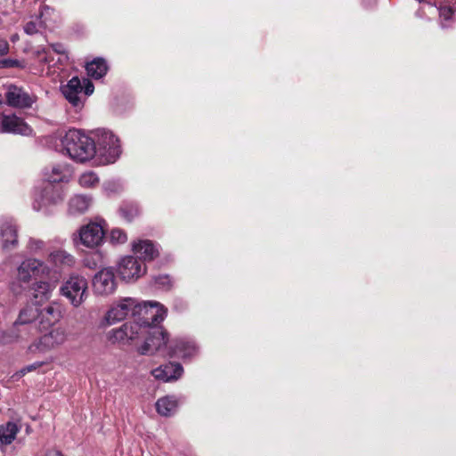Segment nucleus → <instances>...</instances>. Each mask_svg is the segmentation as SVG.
I'll return each mask as SVG.
<instances>
[{"label": "nucleus", "instance_id": "nucleus-36", "mask_svg": "<svg viewBox=\"0 0 456 456\" xmlns=\"http://www.w3.org/2000/svg\"><path fill=\"white\" fill-rule=\"evenodd\" d=\"M120 212L122 216L127 221H131L135 216L138 215V209L134 207L122 208Z\"/></svg>", "mask_w": 456, "mask_h": 456}, {"label": "nucleus", "instance_id": "nucleus-28", "mask_svg": "<svg viewBox=\"0 0 456 456\" xmlns=\"http://www.w3.org/2000/svg\"><path fill=\"white\" fill-rule=\"evenodd\" d=\"M177 408V401L174 396H165L159 398L156 403V410L159 414L168 417L171 416Z\"/></svg>", "mask_w": 456, "mask_h": 456}, {"label": "nucleus", "instance_id": "nucleus-7", "mask_svg": "<svg viewBox=\"0 0 456 456\" xmlns=\"http://www.w3.org/2000/svg\"><path fill=\"white\" fill-rule=\"evenodd\" d=\"M144 334L145 331L134 318L133 322H126L119 328L110 330L107 338L112 344L128 345Z\"/></svg>", "mask_w": 456, "mask_h": 456}, {"label": "nucleus", "instance_id": "nucleus-3", "mask_svg": "<svg viewBox=\"0 0 456 456\" xmlns=\"http://www.w3.org/2000/svg\"><path fill=\"white\" fill-rule=\"evenodd\" d=\"M96 160L101 165L114 163L120 155V145L115 134L105 129H97L94 133Z\"/></svg>", "mask_w": 456, "mask_h": 456}, {"label": "nucleus", "instance_id": "nucleus-37", "mask_svg": "<svg viewBox=\"0 0 456 456\" xmlns=\"http://www.w3.org/2000/svg\"><path fill=\"white\" fill-rule=\"evenodd\" d=\"M9 51H10L9 43L4 39H1L0 40V55L1 56L6 55L9 53Z\"/></svg>", "mask_w": 456, "mask_h": 456}, {"label": "nucleus", "instance_id": "nucleus-21", "mask_svg": "<svg viewBox=\"0 0 456 456\" xmlns=\"http://www.w3.org/2000/svg\"><path fill=\"white\" fill-rule=\"evenodd\" d=\"M41 323L52 325L57 322L61 317V305L57 303H51L43 309L39 310Z\"/></svg>", "mask_w": 456, "mask_h": 456}, {"label": "nucleus", "instance_id": "nucleus-26", "mask_svg": "<svg viewBox=\"0 0 456 456\" xmlns=\"http://www.w3.org/2000/svg\"><path fill=\"white\" fill-rule=\"evenodd\" d=\"M37 317H39V308L36 304L28 305L20 312L18 320L15 322L21 328H25V330L28 331L27 325L31 323Z\"/></svg>", "mask_w": 456, "mask_h": 456}, {"label": "nucleus", "instance_id": "nucleus-27", "mask_svg": "<svg viewBox=\"0 0 456 456\" xmlns=\"http://www.w3.org/2000/svg\"><path fill=\"white\" fill-rule=\"evenodd\" d=\"M133 250L144 260H152L158 256V249L150 240H140L133 245Z\"/></svg>", "mask_w": 456, "mask_h": 456}, {"label": "nucleus", "instance_id": "nucleus-11", "mask_svg": "<svg viewBox=\"0 0 456 456\" xmlns=\"http://www.w3.org/2000/svg\"><path fill=\"white\" fill-rule=\"evenodd\" d=\"M67 330L62 326L53 328L48 333L42 336L37 342L33 343L29 347V351L35 353L37 351H47L62 345L67 340Z\"/></svg>", "mask_w": 456, "mask_h": 456}, {"label": "nucleus", "instance_id": "nucleus-33", "mask_svg": "<svg viewBox=\"0 0 456 456\" xmlns=\"http://www.w3.org/2000/svg\"><path fill=\"white\" fill-rule=\"evenodd\" d=\"M26 67V63L24 61L16 60V59H4L0 61V69H9V68H19L24 69Z\"/></svg>", "mask_w": 456, "mask_h": 456}, {"label": "nucleus", "instance_id": "nucleus-4", "mask_svg": "<svg viewBox=\"0 0 456 456\" xmlns=\"http://www.w3.org/2000/svg\"><path fill=\"white\" fill-rule=\"evenodd\" d=\"M167 315V309L158 302H139L136 300L134 318L146 332L151 328H159L158 324L161 322Z\"/></svg>", "mask_w": 456, "mask_h": 456}, {"label": "nucleus", "instance_id": "nucleus-39", "mask_svg": "<svg viewBox=\"0 0 456 456\" xmlns=\"http://www.w3.org/2000/svg\"><path fill=\"white\" fill-rule=\"evenodd\" d=\"M30 246H31V248L37 250V249L43 248L44 246H45V243L42 240H34L30 241Z\"/></svg>", "mask_w": 456, "mask_h": 456}, {"label": "nucleus", "instance_id": "nucleus-20", "mask_svg": "<svg viewBox=\"0 0 456 456\" xmlns=\"http://www.w3.org/2000/svg\"><path fill=\"white\" fill-rule=\"evenodd\" d=\"M53 10L47 6L43 5L39 11V15L36 17V20H30L24 26V31L28 35H34L40 31V29L46 26V21L50 18Z\"/></svg>", "mask_w": 456, "mask_h": 456}, {"label": "nucleus", "instance_id": "nucleus-43", "mask_svg": "<svg viewBox=\"0 0 456 456\" xmlns=\"http://www.w3.org/2000/svg\"><path fill=\"white\" fill-rule=\"evenodd\" d=\"M12 289L14 293H20V289L17 287L16 283L13 282L12 285Z\"/></svg>", "mask_w": 456, "mask_h": 456}, {"label": "nucleus", "instance_id": "nucleus-1", "mask_svg": "<svg viewBox=\"0 0 456 456\" xmlns=\"http://www.w3.org/2000/svg\"><path fill=\"white\" fill-rule=\"evenodd\" d=\"M70 175L71 169L67 164H56L50 169H45L44 176L49 183L36 196L33 208L37 211H40L51 204H56L61 201L63 195L53 183L66 182Z\"/></svg>", "mask_w": 456, "mask_h": 456}, {"label": "nucleus", "instance_id": "nucleus-2", "mask_svg": "<svg viewBox=\"0 0 456 456\" xmlns=\"http://www.w3.org/2000/svg\"><path fill=\"white\" fill-rule=\"evenodd\" d=\"M62 145L68 155L78 162H86L95 155L94 139L79 130H69L62 139Z\"/></svg>", "mask_w": 456, "mask_h": 456}, {"label": "nucleus", "instance_id": "nucleus-17", "mask_svg": "<svg viewBox=\"0 0 456 456\" xmlns=\"http://www.w3.org/2000/svg\"><path fill=\"white\" fill-rule=\"evenodd\" d=\"M17 230L9 220H0V244L4 250H9L17 245Z\"/></svg>", "mask_w": 456, "mask_h": 456}, {"label": "nucleus", "instance_id": "nucleus-9", "mask_svg": "<svg viewBox=\"0 0 456 456\" xmlns=\"http://www.w3.org/2000/svg\"><path fill=\"white\" fill-rule=\"evenodd\" d=\"M94 292L101 296L113 294L118 287L115 271L112 267H104L99 270L93 278Z\"/></svg>", "mask_w": 456, "mask_h": 456}, {"label": "nucleus", "instance_id": "nucleus-5", "mask_svg": "<svg viewBox=\"0 0 456 456\" xmlns=\"http://www.w3.org/2000/svg\"><path fill=\"white\" fill-rule=\"evenodd\" d=\"M60 291L74 307H78L88 297V283L82 275H71L61 286Z\"/></svg>", "mask_w": 456, "mask_h": 456}, {"label": "nucleus", "instance_id": "nucleus-13", "mask_svg": "<svg viewBox=\"0 0 456 456\" xmlns=\"http://www.w3.org/2000/svg\"><path fill=\"white\" fill-rule=\"evenodd\" d=\"M105 231L98 223H89L81 227L77 238L82 245L94 248L101 245L104 239Z\"/></svg>", "mask_w": 456, "mask_h": 456}, {"label": "nucleus", "instance_id": "nucleus-35", "mask_svg": "<svg viewBox=\"0 0 456 456\" xmlns=\"http://www.w3.org/2000/svg\"><path fill=\"white\" fill-rule=\"evenodd\" d=\"M155 284L159 289H167L171 287V279L168 275H162L155 278Z\"/></svg>", "mask_w": 456, "mask_h": 456}, {"label": "nucleus", "instance_id": "nucleus-38", "mask_svg": "<svg viewBox=\"0 0 456 456\" xmlns=\"http://www.w3.org/2000/svg\"><path fill=\"white\" fill-rule=\"evenodd\" d=\"M37 367V364L28 365V366L24 367L23 369H21L18 373H16V375L19 377H21V376L25 375L26 373L36 370Z\"/></svg>", "mask_w": 456, "mask_h": 456}, {"label": "nucleus", "instance_id": "nucleus-29", "mask_svg": "<svg viewBox=\"0 0 456 456\" xmlns=\"http://www.w3.org/2000/svg\"><path fill=\"white\" fill-rule=\"evenodd\" d=\"M86 69L89 77L100 79L107 73L108 66L103 59L96 58L87 63Z\"/></svg>", "mask_w": 456, "mask_h": 456}, {"label": "nucleus", "instance_id": "nucleus-19", "mask_svg": "<svg viewBox=\"0 0 456 456\" xmlns=\"http://www.w3.org/2000/svg\"><path fill=\"white\" fill-rule=\"evenodd\" d=\"M196 352L195 345L191 341L183 339L171 340L169 344V355L188 358L192 356Z\"/></svg>", "mask_w": 456, "mask_h": 456}, {"label": "nucleus", "instance_id": "nucleus-30", "mask_svg": "<svg viewBox=\"0 0 456 456\" xmlns=\"http://www.w3.org/2000/svg\"><path fill=\"white\" fill-rule=\"evenodd\" d=\"M52 294V286L46 281H38L33 287V298L35 304H39L50 298Z\"/></svg>", "mask_w": 456, "mask_h": 456}, {"label": "nucleus", "instance_id": "nucleus-18", "mask_svg": "<svg viewBox=\"0 0 456 456\" xmlns=\"http://www.w3.org/2000/svg\"><path fill=\"white\" fill-rule=\"evenodd\" d=\"M64 97L74 106L81 107L82 102L79 94L82 92V85L77 77H72L65 86H61Z\"/></svg>", "mask_w": 456, "mask_h": 456}, {"label": "nucleus", "instance_id": "nucleus-40", "mask_svg": "<svg viewBox=\"0 0 456 456\" xmlns=\"http://www.w3.org/2000/svg\"><path fill=\"white\" fill-rule=\"evenodd\" d=\"M94 85L90 81H86V84L85 85V94L86 95H90L94 93Z\"/></svg>", "mask_w": 456, "mask_h": 456}, {"label": "nucleus", "instance_id": "nucleus-41", "mask_svg": "<svg viewBox=\"0 0 456 456\" xmlns=\"http://www.w3.org/2000/svg\"><path fill=\"white\" fill-rule=\"evenodd\" d=\"M52 47H53V51L56 53H64V48L61 45H53Z\"/></svg>", "mask_w": 456, "mask_h": 456}, {"label": "nucleus", "instance_id": "nucleus-14", "mask_svg": "<svg viewBox=\"0 0 456 456\" xmlns=\"http://www.w3.org/2000/svg\"><path fill=\"white\" fill-rule=\"evenodd\" d=\"M31 132L32 129L20 118L5 114L0 116V133L29 135Z\"/></svg>", "mask_w": 456, "mask_h": 456}, {"label": "nucleus", "instance_id": "nucleus-24", "mask_svg": "<svg viewBox=\"0 0 456 456\" xmlns=\"http://www.w3.org/2000/svg\"><path fill=\"white\" fill-rule=\"evenodd\" d=\"M28 331L25 328H21L16 322L13 326L7 330L0 331V343L6 345L18 341L20 338H25Z\"/></svg>", "mask_w": 456, "mask_h": 456}, {"label": "nucleus", "instance_id": "nucleus-23", "mask_svg": "<svg viewBox=\"0 0 456 456\" xmlns=\"http://www.w3.org/2000/svg\"><path fill=\"white\" fill-rule=\"evenodd\" d=\"M48 261L60 268L72 267L75 264L74 256L61 249L50 253Z\"/></svg>", "mask_w": 456, "mask_h": 456}, {"label": "nucleus", "instance_id": "nucleus-6", "mask_svg": "<svg viewBox=\"0 0 456 456\" xmlns=\"http://www.w3.org/2000/svg\"><path fill=\"white\" fill-rule=\"evenodd\" d=\"M146 338L142 345L137 348V352L142 355H152L156 353L167 352L169 355V344L167 332L163 328H151L146 331Z\"/></svg>", "mask_w": 456, "mask_h": 456}, {"label": "nucleus", "instance_id": "nucleus-10", "mask_svg": "<svg viewBox=\"0 0 456 456\" xmlns=\"http://www.w3.org/2000/svg\"><path fill=\"white\" fill-rule=\"evenodd\" d=\"M49 273L50 269L44 262L28 258L17 269V280L20 282L28 283L31 279L46 276Z\"/></svg>", "mask_w": 456, "mask_h": 456}, {"label": "nucleus", "instance_id": "nucleus-32", "mask_svg": "<svg viewBox=\"0 0 456 456\" xmlns=\"http://www.w3.org/2000/svg\"><path fill=\"white\" fill-rule=\"evenodd\" d=\"M439 15L442 20L443 27H449L450 20L453 17V11L451 7L448 6H441L439 8Z\"/></svg>", "mask_w": 456, "mask_h": 456}, {"label": "nucleus", "instance_id": "nucleus-12", "mask_svg": "<svg viewBox=\"0 0 456 456\" xmlns=\"http://www.w3.org/2000/svg\"><path fill=\"white\" fill-rule=\"evenodd\" d=\"M118 273L123 281H132L139 279L146 273V266L142 260L128 256L119 261Z\"/></svg>", "mask_w": 456, "mask_h": 456}, {"label": "nucleus", "instance_id": "nucleus-16", "mask_svg": "<svg viewBox=\"0 0 456 456\" xmlns=\"http://www.w3.org/2000/svg\"><path fill=\"white\" fill-rule=\"evenodd\" d=\"M183 369L180 363L169 362L151 370L152 376L163 382L178 379L183 374Z\"/></svg>", "mask_w": 456, "mask_h": 456}, {"label": "nucleus", "instance_id": "nucleus-34", "mask_svg": "<svg viewBox=\"0 0 456 456\" xmlns=\"http://www.w3.org/2000/svg\"><path fill=\"white\" fill-rule=\"evenodd\" d=\"M110 240L112 243L123 244L127 240V236L121 229H112L110 232Z\"/></svg>", "mask_w": 456, "mask_h": 456}, {"label": "nucleus", "instance_id": "nucleus-25", "mask_svg": "<svg viewBox=\"0 0 456 456\" xmlns=\"http://www.w3.org/2000/svg\"><path fill=\"white\" fill-rule=\"evenodd\" d=\"M20 427L15 422L8 421L0 425V443L2 445L11 444L20 432Z\"/></svg>", "mask_w": 456, "mask_h": 456}, {"label": "nucleus", "instance_id": "nucleus-42", "mask_svg": "<svg viewBox=\"0 0 456 456\" xmlns=\"http://www.w3.org/2000/svg\"><path fill=\"white\" fill-rule=\"evenodd\" d=\"M46 456H64L60 451L52 450L46 453Z\"/></svg>", "mask_w": 456, "mask_h": 456}, {"label": "nucleus", "instance_id": "nucleus-31", "mask_svg": "<svg viewBox=\"0 0 456 456\" xmlns=\"http://www.w3.org/2000/svg\"><path fill=\"white\" fill-rule=\"evenodd\" d=\"M78 182L82 187L91 188L99 183V177L94 172L88 171L80 175Z\"/></svg>", "mask_w": 456, "mask_h": 456}, {"label": "nucleus", "instance_id": "nucleus-8", "mask_svg": "<svg viewBox=\"0 0 456 456\" xmlns=\"http://www.w3.org/2000/svg\"><path fill=\"white\" fill-rule=\"evenodd\" d=\"M136 299L133 297H124L114 303L106 313L102 325L110 326L118 322L124 320L128 314L134 317Z\"/></svg>", "mask_w": 456, "mask_h": 456}, {"label": "nucleus", "instance_id": "nucleus-15", "mask_svg": "<svg viewBox=\"0 0 456 456\" xmlns=\"http://www.w3.org/2000/svg\"><path fill=\"white\" fill-rule=\"evenodd\" d=\"M5 98L8 105L15 108H29L36 101L35 96L13 85L8 87Z\"/></svg>", "mask_w": 456, "mask_h": 456}, {"label": "nucleus", "instance_id": "nucleus-22", "mask_svg": "<svg viewBox=\"0 0 456 456\" xmlns=\"http://www.w3.org/2000/svg\"><path fill=\"white\" fill-rule=\"evenodd\" d=\"M92 200L86 195H76L69 201V213L71 215H81L88 210Z\"/></svg>", "mask_w": 456, "mask_h": 456}]
</instances>
